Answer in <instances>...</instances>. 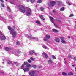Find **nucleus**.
Wrapping results in <instances>:
<instances>
[{"label": "nucleus", "instance_id": "5fc2aeb1", "mask_svg": "<svg viewBox=\"0 0 76 76\" xmlns=\"http://www.w3.org/2000/svg\"><path fill=\"white\" fill-rule=\"evenodd\" d=\"M27 2H29V0H26Z\"/></svg>", "mask_w": 76, "mask_h": 76}, {"label": "nucleus", "instance_id": "69168bd1", "mask_svg": "<svg viewBox=\"0 0 76 76\" xmlns=\"http://www.w3.org/2000/svg\"><path fill=\"white\" fill-rule=\"evenodd\" d=\"M22 76H25V75H23Z\"/></svg>", "mask_w": 76, "mask_h": 76}, {"label": "nucleus", "instance_id": "7c9ffc66", "mask_svg": "<svg viewBox=\"0 0 76 76\" xmlns=\"http://www.w3.org/2000/svg\"><path fill=\"white\" fill-rule=\"evenodd\" d=\"M62 75L64 76H66V75H67V74L65 72H63L62 73Z\"/></svg>", "mask_w": 76, "mask_h": 76}, {"label": "nucleus", "instance_id": "49530a36", "mask_svg": "<svg viewBox=\"0 0 76 76\" xmlns=\"http://www.w3.org/2000/svg\"><path fill=\"white\" fill-rule=\"evenodd\" d=\"M68 57H69V58H72L71 55L69 56Z\"/></svg>", "mask_w": 76, "mask_h": 76}, {"label": "nucleus", "instance_id": "f3484780", "mask_svg": "<svg viewBox=\"0 0 76 76\" xmlns=\"http://www.w3.org/2000/svg\"><path fill=\"white\" fill-rule=\"evenodd\" d=\"M5 49L6 51H9L10 50V49L7 47H6L5 48Z\"/></svg>", "mask_w": 76, "mask_h": 76}, {"label": "nucleus", "instance_id": "bb28decb", "mask_svg": "<svg viewBox=\"0 0 76 76\" xmlns=\"http://www.w3.org/2000/svg\"><path fill=\"white\" fill-rule=\"evenodd\" d=\"M16 44L17 45H20V42L19 41H17L16 42Z\"/></svg>", "mask_w": 76, "mask_h": 76}, {"label": "nucleus", "instance_id": "f704fd0d", "mask_svg": "<svg viewBox=\"0 0 76 76\" xmlns=\"http://www.w3.org/2000/svg\"><path fill=\"white\" fill-rule=\"evenodd\" d=\"M1 5L2 7H4V4L3 3H1Z\"/></svg>", "mask_w": 76, "mask_h": 76}, {"label": "nucleus", "instance_id": "c9c22d12", "mask_svg": "<svg viewBox=\"0 0 76 76\" xmlns=\"http://www.w3.org/2000/svg\"><path fill=\"white\" fill-rule=\"evenodd\" d=\"M40 10L41 11H43V10H44V8L42 7H41L40 8Z\"/></svg>", "mask_w": 76, "mask_h": 76}, {"label": "nucleus", "instance_id": "0e129e2a", "mask_svg": "<svg viewBox=\"0 0 76 76\" xmlns=\"http://www.w3.org/2000/svg\"><path fill=\"white\" fill-rule=\"evenodd\" d=\"M3 64H4V62H2Z\"/></svg>", "mask_w": 76, "mask_h": 76}, {"label": "nucleus", "instance_id": "72a5a7b5", "mask_svg": "<svg viewBox=\"0 0 76 76\" xmlns=\"http://www.w3.org/2000/svg\"><path fill=\"white\" fill-rule=\"evenodd\" d=\"M32 66L33 67V68H34V69L36 68V67H37L36 66L33 65H32Z\"/></svg>", "mask_w": 76, "mask_h": 76}, {"label": "nucleus", "instance_id": "6e6552de", "mask_svg": "<svg viewBox=\"0 0 76 76\" xmlns=\"http://www.w3.org/2000/svg\"><path fill=\"white\" fill-rule=\"evenodd\" d=\"M24 65H26V67H28L29 68L31 66V65L28 64V63L27 62H25L24 63Z\"/></svg>", "mask_w": 76, "mask_h": 76}, {"label": "nucleus", "instance_id": "052dcab7", "mask_svg": "<svg viewBox=\"0 0 76 76\" xmlns=\"http://www.w3.org/2000/svg\"><path fill=\"white\" fill-rule=\"evenodd\" d=\"M75 71H76V67L75 68Z\"/></svg>", "mask_w": 76, "mask_h": 76}, {"label": "nucleus", "instance_id": "2eb2a0df", "mask_svg": "<svg viewBox=\"0 0 76 76\" xmlns=\"http://www.w3.org/2000/svg\"><path fill=\"white\" fill-rule=\"evenodd\" d=\"M42 47L44 48H45V49H47V50H49V48H48V47H47L44 45H42Z\"/></svg>", "mask_w": 76, "mask_h": 76}, {"label": "nucleus", "instance_id": "8fccbe9b", "mask_svg": "<svg viewBox=\"0 0 76 76\" xmlns=\"http://www.w3.org/2000/svg\"><path fill=\"white\" fill-rule=\"evenodd\" d=\"M10 3H11V4H13V3L12 2H10Z\"/></svg>", "mask_w": 76, "mask_h": 76}, {"label": "nucleus", "instance_id": "58836bf2", "mask_svg": "<svg viewBox=\"0 0 76 76\" xmlns=\"http://www.w3.org/2000/svg\"><path fill=\"white\" fill-rule=\"evenodd\" d=\"M33 51V53H34V54H35V55H37V53H35V50H34Z\"/></svg>", "mask_w": 76, "mask_h": 76}, {"label": "nucleus", "instance_id": "a878e982", "mask_svg": "<svg viewBox=\"0 0 76 76\" xmlns=\"http://www.w3.org/2000/svg\"><path fill=\"white\" fill-rule=\"evenodd\" d=\"M7 10L8 11H9V12H11V10H10V7H7Z\"/></svg>", "mask_w": 76, "mask_h": 76}, {"label": "nucleus", "instance_id": "412c9836", "mask_svg": "<svg viewBox=\"0 0 76 76\" xmlns=\"http://www.w3.org/2000/svg\"><path fill=\"white\" fill-rule=\"evenodd\" d=\"M33 51H34V50H31L30 51L29 53L30 54H31V55H32V54H33V53H34L33 52Z\"/></svg>", "mask_w": 76, "mask_h": 76}, {"label": "nucleus", "instance_id": "7ed1b4c3", "mask_svg": "<svg viewBox=\"0 0 76 76\" xmlns=\"http://www.w3.org/2000/svg\"><path fill=\"white\" fill-rule=\"evenodd\" d=\"M6 36L3 35L1 31H0V39L2 41H4L6 39Z\"/></svg>", "mask_w": 76, "mask_h": 76}, {"label": "nucleus", "instance_id": "dca6fc26", "mask_svg": "<svg viewBox=\"0 0 76 76\" xmlns=\"http://www.w3.org/2000/svg\"><path fill=\"white\" fill-rule=\"evenodd\" d=\"M46 38H47L48 39H50V35L47 34L46 35Z\"/></svg>", "mask_w": 76, "mask_h": 76}, {"label": "nucleus", "instance_id": "a19ab883", "mask_svg": "<svg viewBox=\"0 0 76 76\" xmlns=\"http://www.w3.org/2000/svg\"><path fill=\"white\" fill-rule=\"evenodd\" d=\"M28 63H31V60L30 59L28 60Z\"/></svg>", "mask_w": 76, "mask_h": 76}, {"label": "nucleus", "instance_id": "20e7f679", "mask_svg": "<svg viewBox=\"0 0 76 76\" xmlns=\"http://www.w3.org/2000/svg\"><path fill=\"white\" fill-rule=\"evenodd\" d=\"M26 14L28 16H30L32 14V11L31 9L28 8L27 9Z\"/></svg>", "mask_w": 76, "mask_h": 76}, {"label": "nucleus", "instance_id": "2f4dec72", "mask_svg": "<svg viewBox=\"0 0 76 76\" xmlns=\"http://www.w3.org/2000/svg\"><path fill=\"white\" fill-rule=\"evenodd\" d=\"M36 23H38V24H40V22L39 21H36Z\"/></svg>", "mask_w": 76, "mask_h": 76}, {"label": "nucleus", "instance_id": "393cba45", "mask_svg": "<svg viewBox=\"0 0 76 76\" xmlns=\"http://www.w3.org/2000/svg\"><path fill=\"white\" fill-rule=\"evenodd\" d=\"M52 30L54 32H57V30L56 29H53Z\"/></svg>", "mask_w": 76, "mask_h": 76}, {"label": "nucleus", "instance_id": "09e8293b", "mask_svg": "<svg viewBox=\"0 0 76 76\" xmlns=\"http://www.w3.org/2000/svg\"><path fill=\"white\" fill-rule=\"evenodd\" d=\"M14 63L15 64H18V63L16 62H14Z\"/></svg>", "mask_w": 76, "mask_h": 76}, {"label": "nucleus", "instance_id": "ddd939ff", "mask_svg": "<svg viewBox=\"0 0 76 76\" xmlns=\"http://www.w3.org/2000/svg\"><path fill=\"white\" fill-rule=\"evenodd\" d=\"M23 70L24 72H28L29 70V69L28 68H24L23 69Z\"/></svg>", "mask_w": 76, "mask_h": 76}, {"label": "nucleus", "instance_id": "ea45409f", "mask_svg": "<svg viewBox=\"0 0 76 76\" xmlns=\"http://www.w3.org/2000/svg\"><path fill=\"white\" fill-rule=\"evenodd\" d=\"M30 1L31 3H34L35 1V0H31Z\"/></svg>", "mask_w": 76, "mask_h": 76}, {"label": "nucleus", "instance_id": "e2e57ef3", "mask_svg": "<svg viewBox=\"0 0 76 76\" xmlns=\"http://www.w3.org/2000/svg\"><path fill=\"white\" fill-rule=\"evenodd\" d=\"M5 1H7V0H5Z\"/></svg>", "mask_w": 76, "mask_h": 76}, {"label": "nucleus", "instance_id": "39448f33", "mask_svg": "<svg viewBox=\"0 0 76 76\" xmlns=\"http://www.w3.org/2000/svg\"><path fill=\"white\" fill-rule=\"evenodd\" d=\"M36 72L35 70H31L29 72V74L31 76H35V73Z\"/></svg>", "mask_w": 76, "mask_h": 76}, {"label": "nucleus", "instance_id": "4c0bfd02", "mask_svg": "<svg viewBox=\"0 0 76 76\" xmlns=\"http://www.w3.org/2000/svg\"><path fill=\"white\" fill-rule=\"evenodd\" d=\"M61 11H64V8H62L60 9Z\"/></svg>", "mask_w": 76, "mask_h": 76}, {"label": "nucleus", "instance_id": "a18cd8bd", "mask_svg": "<svg viewBox=\"0 0 76 76\" xmlns=\"http://www.w3.org/2000/svg\"><path fill=\"white\" fill-rule=\"evenodd\" d=\"M55 27H56V28H57V27H58V26H57V25H55Z\"/></svg>", "mask_w": 76, "mask_h": 76}, {"label": "nucleus", "instance_id": "603ef678", "mask_svg": "<svg viewBox=\"0 0 76 76\" xmlns=\"http://www.w3.org/2000/svg\"><path fill=\"white\" fill-rule=\"evenodd\" d=\"M74 60H76V58H74Z\"/></svg>", "mask_w": 76, "mask_h": 76}, {"label": "nucleus", "instance_id": "9b49d317", "mask_svg": "<svg viewBox=\"0 0 76 76\" xmlns=\"http://www.w3.org/2000/svg\"><path fill=\"white\" fill-rule=\"evenodd\" d=\"M49 18L50 19V21L51 22H52V23H53L54 22L53 21V20H54V19H53V18L52 17L50 16L49 17Z\"/></svg>", "mask_w": 76, "mask_h": 76}, {"label": "nucleus", "instance_id": "cd10ccee", "mask_svg": "<svg viewBox=\"0 0 76 76\" xmlns=\"http://www.w3.org/2000/svg\"><path fill=\"white\" fill-rule=\"evenodd\" d=\"M52 58H53V59H56V56H54V55H52Z\"/></svg>", "mask_w": 76, "mask_h": 76}, {"label": "nucleus", "instance_id": "6ab92c4d", "mask_svg": "<svg viewBox=\"0 0 76 76\" xmlns=\"http://www.w3.org/2000/svg\"><path fill=\"white\" fill-rule=\"evenodd\" d=\"M59 41L60 39L58 38L56 39H55V41H56V42H59Z\"/></svg>", "mask_w": 76, "mask_h": 76}, {"label": "nucleus", "instance_id": "b1692460", "mask_svg": "<svg viewBox=\"0 0 76 76\" xmlns=\"http://www.w3.org/2000/svg\"><path fill=\"white\" fill-rule=\"evenodd\" d=\"M73 75V73L72 72H69L68 74L69 76H70V75Z\"/></svg>", "mask_w": 76, "mask_h": 76}, {"label": "nucleus", "instance_id": "4468645a", "mask_svg": "<svg viewBox=\"0 0 76 76\" xmlns=\"http://www.w3.org/2000/svg\"><path fill=\"white\" fill-rule=\"evenodd\" d=\"M39 17L41 19H42V20H45V18H43V17H42V15H40Z\"/></svg>", "mask_w": 76, "mask_h": 76}, {"label": "nucleus", "instance_id": "680f3d73", "mask_svg": "<svg viewBox=\"0 0 76 76\" xmlns=\"http://www.w3.org/2000/svg\"><path fill=\"white\" fill-rule=\"evenodd\" d=\"M66 60V58H64V60Z\"/></svg>", "mask_w": 76, "mask_h": 76}, {"label": "nucleus", "instance_id": "4d7b16f0", "mask_svg": "<svg viewBox=\"0 0 76 76\" xmlns=\"http://www.w3.org/2000/svg\"><path fill=\"white\" fill-rule=\"evenodd\" d=\"M68 38H70V36H68Z\"/></svg>", "mask_w": 76, "mask_h": 76}, {"label": "nucleus", "instance_id": "4be33fe9", "mask_svg": "<svg viewBox=\"0 0 76 76\" xmlns=\"http://www.w3.org/2000/svg\"><path fill=\"white\" fill-rule=\"evenodd\" d=\"M7 63L8 64H12V62L11 61H9L7 62Z\"/></svg>", "mask_w": 76, "mask_h": 76}, {"label": "nucleus", "instance_id": "13d9d810", "mask_svg": "<svg viewBox=\"0 0 76 76\" xmlns=\"http://www.w3.org/2000/svg\"><path fill=\"white\" fill-rule=\"evenodd\" d=\"M58 21L59 22H61V21L58 20Z\"/></svg>", "mask_w": 76, "mask_h": 76}, {"label": "nucleus", "instance_id": "c756f323", "mask_svg": "<svg viewBox=\"0 0 76 76\" xmlns=\"http://www.w3.org/2000/svg\"><path fill=\"white\" fill-rule=\"evenodd\" d=\"M42 2V1L41 0H39L37 1V3H41Z\"/></svg>", "mask_w": 76, "mask_h": 76}, {"label": "nucleus", "instance_id": "0eeeda50", "mask_svg": "<svg viewBox=\"0 0 76 76\" xmlns=\"http://www.w3.org/2000/svg\"><path fill=\"white\" fill-rule=\"evenodd\" d=\"M12 54H14L15 55L17 56L18 57L19 56V52H18L17 51H14L12 52Z\"/></svg>", "mask_w": 76, "mask_h": 76}, {"label": "nucleus", "instance_id": "c85d7f7f", "mask_svg": "<svg viewBox=\"0 0 76 76\" xmlns=\"http://www.w3.org/2000/svg\"><path fill=\"white\" fill-rule=\"evenodd\" d=\"M66 4H68V5H72V4H70V3H69V2L67 1H66Z\"/></svg>", "mask_w": 76, "mask_h": 76}, {"label": "nucleus", "instance_id": "423d86ee", "mask_svg": "<svg viewBox=\"0 0 76 76\" xmlns=\"http://www.w3.org/2000/svg\"><path fill=\"white\" fill-rule=\"evenodd\" d=\"M61 42H62V43H63V44H66V43H67V42L64 40V37H61Z\"/></svg>", "mask_w": 76, "mask_h": 76}, {"label": "nucleus", "instance_id": "1a4fd4ad", "mask_svg": "<svg viewBox=\"0 0 76 76\" xmlns=\"http://www.w3.org/2000/svg\"><path fill=\"white\" fill-rule=\"evenodd\" d=\"M24 35H25L26 37H27V38H29V39H33V38L34 37L32 36H29L28 35V34H25Z\"/></svg>", "mask_w": 76, "mask_h": 76}, {"label": "nucleus", "instance_id": "f03ea898", "mask_svg": "<svg viewBox=\"0 0 76 76\" xmlns=\"http://www.w3.org/2000/svg\"><path fill=\"white\" fill-rule=\"evenodd\" d=\"M18 9L22 13H25L26 12V9L23 6L19 5L18 6Z\"/></svg>", "mask_w": 76, "mask_h": 76}, {"label": "nucleus", "instance_id": "3c124183", "mask_svg": "<svg viewBox=\"0 0 76 76\" xmlns=\"http://www.w3.org/2000/svg\"><path fill=\"white\" fill-rule=\"evenodd\" d=\"M53 12L54 13H55V12H56V11H55V10H53Z\"/></svg>", "mask_w": 76, "mask_h": 76}, {"label": "nucleus", "instance_id": "9d476101", "mask_svg": "<svg viewBox=\"0 0 76 76\" xmlns=\"http://www.w3.org/2000/svg\"><path fill=\"white\" fill-rule=\"evenodd\" d=\"M56 2L55 1H53L52 2H51L50 3V6H54L55 5Z\"/></svg>", "mask_w": 76, "mask_h": 76}, {"label": "nucleus", "instance_id": "79ce46f5", "mask_svg": "<svg viewBox=\"0 0 76 76\" xmlns=\"http://www.w3.org/2000/svg\"><path fill=\"white\" fill-rule=\"evenodd\" d=\"M73 16V14H71L69 16V17H71L72 16Z\"/></svg>", "mask_w": 76, "mask_h": 76}, {"label": "nucleus", "instance_id": "f8f14e48", "mask_svg": "<svg viewBox=\"0 0 76 76\" xmlns=\"http://www.w3.org/2000/svg\"><path fill=\"white\" fill-rule=\"evenodd\" d=\"M0 19H1V20H3V21H4V22H6V20L5 19H4V18H3V17H1L0 16Z\"/></svg>", "mask_w": 76, "mask_h": 76}, {"label": "nucleus", "instance_id": "de8ad7c7", "mask_svg": "<svg viewBox=\"0 0 76 76\" xmlns=\"http://www.w3.org/2000/svg\"><path fill=\"white\" fill-rule=\"evenodd\" d=\"M44 41H47V39H45V38L44 39Z\"/></svg>", "mask_w": 76, "mask_h": 76}, {"label": "nucleus", "instance_id": "c03bdc74", "mask_svg": "<svg viewBox=\"0 0 76 76\" xmlns=\"http://www.w3.org/2000/svg\"><path fill=\"white\" fill-rule=\"evenodd\" d=\"M0 1H1V3H4V1H3V0H0Z\"/></svg>", "mask_w": 76, "mask_h": 76}, {"label": "nucleus", "instance_id": "f257e3e1", "mask_svg": "<svg viewBox=\"0 0 76 76\" xmlns=\"http://www.w3.org/2000/svg\"><path fill=\"white\" fill-rule=\"evenodd\" d=\"M8 28L10 31V34L12 35V36L13 38H15V37L17 35V32L15 31L14 30V29L13 28H11L10 26H8Z\"/></svg>", "mask_w": 76, "mask_h": 76}, {"label": "nucleus", "instance_id": "6e6d98bb", "mask_svg": "<svg viewBox=\"0 0 76 76\" xmlns=\"http://www.w3.org/2000/svg\"><path fill=\"white\" fill-rule=\"evenodd\" d=\"M66 61H65L64 64H66Z\"/></svg>", "mask_w": 76, "mask_h": 76}, {"label": "nucleus", "instance_id": "5701e85b", "mask_svg": "<svg viewBox=\"0 0 76 76\" xmlns=\"http://www.w3.org/2000/svg\"><path fill=\"white\" fill-rule=\"evenodd\" d=\"M33 39H35V40H36V41H38V37H33Z\"/></svg>", "mask_w": 76, "mask_h": 76}, {"label": "nucleus", "instance_id": "aec40b11", "mask_svg": "<svg viewBox=\"0 0 76 76\" xmlns=\"http://www.w3.org/2000/svg\"><path fill=\"white\" fill-rule=\"evenodd\" d=\"M43 54L45 56V57L46 58H48V56H47V55L46 54V53H45L44 52L43 53Z\"/></svg>", "mask_w": 76, "mask_h": 76}, {"label": "nucleus", "instance_id": "e433bc0d", "mask_svg": "<svg viewBox=\"0 0 76 76\" xmlns=\"http://www.w3.org/2000/svg\"><path fill=\"white\" fill-rule=\"evenodd\" d=\"M25 67V65L23 64L22 65L21 67V69H23V68Z\"/></svg>", "mask_w": 76, "mask_h": 76}, {"label": "nucleus", "instance_id": "864d4df0", "mask_svg": "<svg viewBox=\"0 0 76 76\" xmlns=\"http://www.w3.org/2000/svg\"><path fill=\"white\" fill-rule=\"evenodd\" d=\"M72 67H75V65H72Z\"/></svg>", "mask_w": 76, "mask_h": 76}, {"label": "nucleus", "instance_id": "a211bd4d", "mask_svg": "<svg viewBox=\"0 0 76 76\" xmlns=\"http://www.w3.org/2000/svg\"><path fill=\"white\" fill-rule=\"evenodd\" d=\"M48 64H51V63H52V61L51 60H49L48 61Z\"/></svg>", "mask_w": 76, "mask_h": 76}, {"label": "nucleus", "instance_id": "bf43d9fd", "mask_svg": "<svg viewBox=\"0 0 76 76\" xmlns=\"http://www.w3.org/2000/svg\"><path fill=\"white\" fill-rule=\"evenodd\" d=\"M12 53L11 52L10 53V52H9V54H11Z\"/></svg>", "mask_w": 76, "mask_h": 76}, {"label": "nucleus", "instance_id": "338daca9", "mask_svg": "<svg viewBox=\"0 0 76 76\" xmlns=\"http://www.w3.org/2000/svg\"><path fill=\"white\" fill-rule=\"evenodd\" d=\"M0 47H1V46L0 45Z\"/></svg>", "mask_w": 76, "mask_h": 76}, {"label": "nucleus", "instance_id": "37998d69", "mask_svg": "<svg viewBox=\"0 0 76 76\" xmlns=\"http://www.w3.org/2000/svg\"><path fill=\"white\" fill-rule=\"evenodd\" d=\"M30 59L31 60H34V58L32 57H31L30 58Z\"/></svg>", "mask_w": 76, "mask_h": 76}, {"label": "nucleus", "instance_id": "473e14b6", "mask_svg": "<svg viewBox=\"0 0 76 76\" xmlns=\"http://www.w3.org/2000/svg\"><path fill=\"white\" fill-rule=\"evenodd\" d=\"M58 4H61V3H62V2H61V1H57Z\"/></svg>", "mask_w": 76, "mask_h": 76}]
</instances>
